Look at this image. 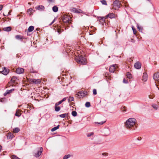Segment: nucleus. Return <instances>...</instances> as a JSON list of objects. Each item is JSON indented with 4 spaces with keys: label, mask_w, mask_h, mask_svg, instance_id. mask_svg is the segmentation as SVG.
I'll list each match as a JSON object with an SVG mask.
<instances>
[{
    "label": "nucleus",
    "mask_w": 159,
    "mask_h": 159,
    "mask_svg": "<svg viewBox=\"0 0 159 159\" xmlns=\"http://www.w3.org/2000/svg\"><path fill=\"white\" fill-rule=\"evenodd\" d=\"M3 30L5 31H10L11 30V27L10 26L5 27L3 28Z\"/></svg>",
    "instance_id": "a211bd4d"
},
{
    "label": "nucleus",
    "mask_w": 159,
    "mask_h": 159,
    "mask_svg": "<svg viewBox=\"0 0 159 159\" xmlns=\"http://www.w3.org/2000/svg\"><path fill=\"white\" fill-rule=\"evenodd\" d=\"M102 155L103 156H107L108 155L107 153H103L102 154Z\"/></svg>",
    "instance_id": "8fccbe9b"
},
{
    "label": "nucleus",
    "mask_w": 159,
    "mask_h": 159,
    "mask_svg": "<svg viewBox=\"0 0 159 159\" xmlns=\"http://www.w3.org/2000/svg\"><path fill=\"white\" fill-rule=\"evenodd\" d=\"M93 134V132L87 134V136L88 137H89L92 135Z\"/></svg>",
    "instance_id": "79ce46f5"
},
{
    "label": "nucleus",
    "mask_w": 159,
    "mask_h": 159,
    "mask_svg": "<svg viewBox=\"0 0 159 159\" xmlns=\"http://www.w3.org/2000/svg\"><path fill=\"white\" fill-rule=\"evenodd\" d=\"M62 103V102H61V100L60 101H59V102H57L55 103V105L56 106H58V105H59L60 104H61V103Z\"/></svg>",
    "instance_id": "58836bf2"
},
{
    "label": "nucleus",
    "mask_w": 159,
    "mask_h": 159,
    "mask_svg": "<svg viewBox=\"0 0 159 159\" xmlns=\"http://www.w3.org/2000/svg\"><path fill=\"white\" fill-rule=\"evenodd\" d=\"M14 133H18L20 131V129L18 128H16L13 129Z\"/></svg>",
    "instance_id": "c85d7f7f"
},
{
    "label": "nucleus",
    "mask_w": 159,
    "mask_h": 159,
    "mask_svg": "<svg viewBox=\"0 0 159 159\" xmlns=\"http://www.w3.org/2000/svg\"><path fill=\"white\" fill-rule=\"evenodd\" d=\"M17 78L15 76H13L12 78L10 83H16V82L18 80Z\"/></svg>",
    "instance_id": "9b49d317"
},
{
    "label": "nucleus",
    "mask_w": 159,
    "mask_h": 159,
    "mask_svg": "<svg viewBox=\"0 0 159 159\" xmlns=\"http://www.w3.org/2000/svg\"><path fill=\"white\" fill-rule=\"evenodd\" d=\"M72 11L76 13H80L82 12L81 10L80 9H77L75 7L72 8Z\"/></svg>",
    "instance_id": "f8f14e48"
},
{
    "label": "nucleus",
    "mask_w": 159,
    "mask_h": 159,
    "mask_svg": "<svg viewBox=\"0 0 159 159\" xmlns=\"http://www.w3.org/2000/svg\"><path fill=\"white\" fill-rule=\"evenodd\" d=\"M153 77L155 81L158 82V83L157 84L159 85V72L154 73Z\"/></svg>",
    "instance_id": "20e7f679"
},
{
    "label": "nucleus",
    "mask_w": 159,
    "mask_h": 159,
    "mask_svg": "<svg viewBox=\"0 0 159 159\" xmlns=\"http://www.w3.org/2000/svg\"><path fill=\"white\" fill-rule=\"evenodd\" d=\"M120 3L119 2V1L116 0L113 2V8L115 9L116 10L120 7Z\"/></svg>",
    "instance_id": "7ed1b4c3"
},
{
    "label": "nucleus",
    "mask_w": 159,
    "mask_h": 159,
    "mask_svg": "<svg viewBox=\"0 0 159 159\" xmlns=\"http://www.w3.org/2000/svg\"><path fill=\"white\" fill-rule=\"evenodd\" d=\"M73 103H72V104H72V105H74L73 104Z\"/></svg>",
    "instance_id": "0e129e2a"
},
{
    "label": "nucleus",
    "mask_w": 159,
    "mask_h": 159,
    "mask_svg": "<svg viewBox=\"0 0 159 159\" xmlns=\"http://www.w3.org/2000/svg\"><path fill=\"white\" fill-rule=\"evenodd\" d=\"M93 93L94 95H96L97 93L96 90L94 89L93 90Z\"/></svg>",
    "instance_id": "37998d69"
},
{
    "label": "nucleus",
    "mask_w": 159,
    "mask_h": 159,
    "mask_svg": "<svg viewBox=\"0 0 159 159\" xmlns=\"http://www.w3.org/2000/svg\"><path fill=\"white\" fill-rule=\"evenodd\" d=\"M14 89H12L10 90V91H11L12 90H13Z\"/></svg>",
    "instance_id": "13d9d810"
},
{
    "label": "nucleus",
    "mask_w": 159,
    "mask_h": 159,
    "mask_svg": "<svg viewBox=\"0 0 159 159\" xmlns=\"http://www.w3.org/2000/svg\"><path fill=\"white\" fill-rule=\"evenodd\" d=\"M24 111L25 113H26L29 112V111L26 109Z\"/></svg>",
    "instance_id": "3c124183"
},
{
    "label": "nucleus",
    "mask_w": 159,
    "mask_h": 159,
    "mask_svg": "<svg viewBox=\"0 0 159 159\" xmlns=\"http://www.w3.org/2000/svg\"><path fill=\"white\" fill-rule=\"evenodd\" d=\"M53 11L55 12H57L58 11V8L56 6H54L52 7Z\"/></svg>",
    "instance_id": "412c9836"
},
{
    "label": "nucleus",
    "mask_w": 159,
    "mask_h": 159,
    "mask_svg": "<svg viewBox=\"0 0 159 159\" xmlns=\"http://www.w3.org/2000/svg\"><path fill=\"white\" fill-rule=\"evenodd\" d=\"M15 115L16 116H18V117H20V116L21 115L20 113H19V112L18 111V110H17L16 111L15 114Z\"/></svg>",
    "instance_id": "72a5a7b5"
},
{
    "label": "nucleus",
    "mask_w": 159,
    "mask_h": 159,
    "mask_svg": "<svg viewBox=\"0 0 159 159\" xmlns=\"http://www.w3.org/2000/svg\"><path fill=\"white\" fill-rule=\"evenodd\" d=\"M98 20L100 21L101 20L103 22H105V18L104 17H99L98 18Z\"/></svg>",
    "instance_id": "5701e85b"
},
{
    "label": "nucleus",
    "mask_w": 159,
    "mask_h": 159,
    "mask_svg": "<svg viewBox=\"0 0 159 159\" xmlns=\"http://www.w3.org/2000/svg\"><path fill=\"white\" fill-rule=\"evenodd\" d=\"M48 1L50 2H53L54 0H48Z\"/></svg>",
    "instance_id": "603ef678"
},
{
    "label": "nucleus",
    "mask_w": 159,
    "mask_h": 159,
    "mask_svg": "<svg viewBox=\"0 0 159 159\" xmlns=\"http://www.w3.org/2000/svg\"><path fill=\"white\" fill-rule=\"evenodd\" d=\"M132 29L133 30L134 34H135L136 33V29L134 28L133 27H132Z\"/></svg>",
    "instance_id": "c03bdc74"
},
{
    "label": "nucleus",
    "mask_w": 159,
    "mask_h": 159,
    "mask_svg": "<svg viewBox=\"0 0 159 159\" xmlns=\"http://www.w3.org/2000/svg\"><path fill=\"white\" fill-rule=\"evenodd\" d=\"M137 28L139 30L140 32H142V28L141 27H139V26L137 25Z\"/></svg>",
    "instance_id": "a19ab883"
},
{
    "label": "nucleus",
    "mask_w": 159,
    "mask_h": 159,
    "mask_svg": "<svg viewBox=\"0 0 159 159\" xmlns=\"http://www.w3.org/2000/svg\"><path fill=\"white\" fill-rule=\"evenodd\" d=\"M62 32L61 30V29H58L57 30V32L58 33V34H60Z\"/></svg>",
    "instance_id": "a18cd8bd"
},
{
    "label": "nucleus",
    "mask_w": 159,
    "mask_h": 159,
    "mask_svg": "<svg viewBox=\"0 0 159 159\" xmlns=\"http://www.w3.org/2000/svg\"><path fill=\"white\" fill-rule=\"evenodd\" d=\"M2 148V146L1 145H0V152L1 151V150Z\"/></svg>",
    "instance_id": "4d7b16f0"
},
{
    "label": "nucleus",
    "mask_w": 159,
    "mask_h": 159,
    "mask_svg": "<svg viewBox=\"0 0 159 159\" xmlns=\"http://www.w3.org/2000/svg\"><path fill=\"white\" fill-rule=\"evenodd\" d=\"M28 4H30V2H29V3H28Z\"/></svg>",
    "instance_id": "e2e57ef3"
},
{
    "label": "nucleus",
    "mask_w": 159,
    "mask_h": 159,
    "mask_svg": "<svg viewBox=\"0 0 159 159\" xmlns=\"http://www.w3.org/2000/svg\"><path fill=\"white\" fill-rule=\"evenodd\" d=\"M138 140H140V139H139V138H138Z\"/></svg>",
    "instance_id": "680f3d73"
},
{
    "label": "nucleus",
    "mask_w": 159,
    "mask_h": 159,
    "mask_svg": "<svg viewBox=\"0 0 159 159\" xmlns=\"http://www.w3.org/2000/svg\"><path fill=\"white\" fill-rule=\"evenodd\" d=\"M106 17V18L109 17L111 19H113L116 18V16L115 15V14L113 13H109L107 14Z\"/></svg>",
    "instance_id": "0eeeda50"
},
{
    "label": "nucleus",
    "mask_w": 159,
    "mask_h": 159,
    "mask_svg": "<svg viewBox=\"0 0 159 159\" xmlns=\"http://www.w3.org/2000/svg\"><path fill=\"white\" fill-rule=\"evenodd\" d=\"M24 72V69L21 68H18L16 70V72L19 74H22Z\"/></svg>",
    "instance_id": "1a4fd4ad"
},
{
    "label": "nucleus",
    "mask_w": 159,
    "mask_h": 159,
    "mask_svg": "<svg viewBox=\"0 0 159 159\" xmlns=\"http://www.w3.org/2000/svg\"><path fill=\"white\" fill-rule=\"evenodd\" d=\"M10 13V12L9 11L8 13V14L7 15H9Z\"/></svg>",
    "instance_id": "bf43d9fd"
},
{
    "label": "nucleus",
    "mask_w": 159,
    "mask_h": 159,
    "mask_svg": "<svg viewBox=\"0 0 159 159\" xmlns=\"http://www.w3.org/2000/svg\"><path fill=\"white\" fill-rule=\"evenodd\" d=\"M36 9L40 10H43L44 9V7L42 5H39L35 7Z\"/></svg>",
    "instance_id": "4468645a"
},
{
    "label": "nucleus",
    "mask_w": 159,
    "mask_h": 159,
    "mask_svg": "<svg viewBox=\"0 0 159 159\" xmlns=\"http://www.w3.org/2000/svg\"><path fill=\"white\" fill-rule=\"evenodd\" d=\"M5 102L4 99L2 98L0 99V102Z\"/></svg>",
    "instance_id": "49530a36"
},
{
    "label": "nucleus",
    "mask_w": 159,
    "mask_h": 159,
    "mask_svg": "<svg viewBox=\"0 0 159 159\" xmlns=\"http://www.w3.org/2000/svg\"><path fill=\"white\" fill-rule=\"evenodd\" d=\"M66 98H64L62 100H61V102H62L64 101H65L66 99Z\"/></svg>",
    "instance_id": "09e8293b"
},
{
    "label": "nucleus",
    "mask_w": 159,
    "mask_h": 159,
    "mask_svg": "<svg viewBox=\"0 0 159 159\" xmlns=\"http://www.w3.org/2000/svg\"><path fill=\"white\" fill-rule=\"evenodd\" d=\"M62 20L63 22L66 23H70V21L69 20V18H64Z\"/></svg>",
    "instance_id": "f3484780"
},
{
    "label": "nucleus",
    "mask_w": 159,
    "mask_h": 159,
    "mask_svg": "<svg viewBox=\"0 0 159 159\" xmlns=\"http://www.w3.org/2000/svg\"><path fill=\"white\" fill-rule=\"evenodd\" d=\"M71 156V155H70V154L66 155L64 156L63 159H68V158H69Z\"/></svg>",
    "instance_id": "2f4dec72"
},
{
    "label": "nucleus",
    "mask_w": 159,
    "mask_h": 159,
    "mask_svg": "<svg viewBox=\"0 0 159 159\" xmlns=\"http://www.w3.org/2000/svg\"><path fill=\"white\" fill-rule=\"evenodd\" d=\"M55 19H54L52 21V23L49 25H52L53 23H54V22H55Z\"/></svg>",
    "instance_id": "864d4df0"
},
{
    "label": "nucleus",
    "mask_w": 159,
    "mask_h": 159,
    "mask_svg": "<svg viewBox=\"0 0 159 159\" xmlns=\"http://www.w3.org/2000/svg\"><path fill=\"white\" fill-rule=\"evenodd\" d=\"M2 5H0V11L2 10Z\"/></svg>",
    "instance_id": "5fc2aeb1"
},
{
    "label": "nucleus",
    "mask_w": 159,
    "mask_h": 159,
    "mask_svg": "<svg viewBox=\"0 0 159 159\" xmlns=\"http://www.w3.org/2000/svg\"><path fill=\"white\" fill-rule=\"evenodd\" d=\"M156 85L157 88V90L156 91V93H157V94L159 95V85L157 83L156 84Z\"/></svg>",
    "instance_id": "7c9ffc66"
},
{
    "label": "nucleus",
    "mask_w": 159,
    "mask_h": 159,
    "mask_svg": "<svg viewBox=\"0 0 159 159\" xmlns=\"http://www.w3.org/2000/svg\"><path fill=\"white\" fill-rule=\"evenodd\" d=\"M15 38L16 39H20L21 41H22L23 39H24V38L23 37L19 35H16L15 36Z\"/></svg>",
    "instance_id": "dca6fc26"
},
{
    "label": "nucleus",
    "mask_w": 159,
    "mask_h": 159,
    "mask_svg": "<svg viewBox=\"0 0 159 159\" xmlns=\"http://www.w3.org/2000/svg\"><path fill=\"white\" fill-rule=\"evenodd\" d=\"M3 15H4V16H6V15H4V14H3Z\"/></svg>",
    "instance_id": "69168bd1"
},
{
    "label": "nucleus",
    "mask_w": 159,
    "mask_h": 159,
    "mask_svg": "<svg viewBox=\"0 0 159 159\" xmlns=\"http://www.w3.org/2000/svg\"><path fill=\"white\" fill-rule=\"evenodd\" d=\"M43 148L40 147L39 150L37 151L36 153H34V156L36 157H38L41 154V153L43 152Z\"/></svg>",
    "instance_id": "39448f33"
},
{
    "label": "nucleus",
    "mask_w": 159,
    "mask_h": 159,
    "mask_svg": "<svg viewBox=\"0 0 159 159\" xmlns=\"http://www.w3.org/2000/svg\"><path fill=\"white\" fill-rule=\"evenodd\" d=\"M60 110V107H58L57 106H56L55 105V110L56 111H58Z\"/></svg>",
    "instance_id": "cd10ccee"
},
{
    "label": "nucleus",
    "mask_w": 159,
    "mask_h": 159,
    "mask_svg": "<svg viewBox=\"0 0 159 159\" xmlns=\"http://www.w3.org/2000/svg\"><path fill=\"white\" fill-rule=\"evenodd\" d=\"M72 115L74 116H76L77 115V113L75 111H73L71 113Z\"/></svg>",
    "instance_id": "473e14b6"
},
{
    "label": "nucleus",
    "mask_w": 159,
    "mask_h": 159,
    "mask_svg": "<svg viewBox=\"0 0 159 159\" xmlns=\"http://www.w3.org/2000/svg\"><path fill=\"white\" fill-rule=\"evenodd\" d=\"M117 66L116 65H113L111 66L109 68V71L111 73H114Z\"/></svg>",
    "instance_id": "6e6552de"
},
{
    "label": "nucleus",
    "mask_w": 159,
    "mask_h": 159,
    "mask_svg": "<svg viewBox=\"0 0 159 159\" xmlns=\"http://www.w3.org/2000/svg\"><path fill=\"white\" fill-rule=\"evenodd\" d=\"M11 159H21L15 155H13L11 156Z\"/></svg>",
    "instance_id": "bb28decb"
},
{
    "label": "nucleus",
    "mask_w": 159,
    "mask_h": 159,
    "mask_svg": "<svg viewBox=\"0 0 159 159\" xmlns=\"http://www.w3.org/2000/svg\"><path fill=\"white\" fill-rule=\"evenodd\" d=\"M74 100V99L73 97H70L68 99V101L69 102H70L71 101H73Z\"/></svg>",
    "instance_id": "a878e982"
},
{
    "label": "nucleus",
    "mask_w": 159,
    "mask_h": 159,
    "mask_svg": "<svg viewBox=\"0 0 159 159\" xmlns=\"http://www.w3.org/2000/svg\"><path fill=\"white\" fill-rule=\"evenodd\" d=\"M2 74L6 75L8 74V71L5 68L4 70L2 71Z\"/></svg>",
    "instance_id": "6ab92c4d"
},
{
    "label": "nucleus",
    "mask_w": 159,
    "mask_h": 159,
    "mask_svg": "<svg viewBox=\"0 0 159 159\" xmlns=\"http://www.w3.org/2000/svg\"><path fill=\"white\" fill-rule=\"evenodd\" d=\"M126 76H127V77L129 79H131L132 78V76L131 74L129 72H127L126 75Z\"/></svg>",
    "instance_id": "393cba45"
},
{
    "label": "nucleus",
    "mask_w": 159,
    "mask_h": 159,
    "mask_svg": "<svg viewBox=\"0 0 159 159\" xmlns=\"http://www.w3.org/2000/svg\"><path fill=\"white\" fill-rule=\"evenodd\" d=\"M67 116V114L65 113L60 115H59V116L61 118H65Z\"/></svg>",
    "instance_id": "c756f323"
},
{
    "label": "nucleus",
    "mask_w": 159,
    "mask_h": 159,
    "mask_svg": "<svg viewBox=\"0 0 159 159\" xmlns=\"http://www.w3.org/2000/svg\"><path fill=\"white\" fill-rule=\"evenodd\" d=\"M134 67L136 69H139L141 67V64L138 61L134 64Z\"/></svg>",
    "instance_id": "9d476101"
},
{
    "label": "nucleus",
    "mask_w": 159,
    "mask_h": 159,
    "mask_svg": "<svg viewBox=\"0 0 159 159\" xmlns=\"http://www.w3.org/2000/svg\"><path fill=\"white\" fill-rule=\"evenodd\" d=\"M101 2L103 5H107L106 1L105 0H102L101 1Z\"/></svg>",
    "instance_id": "e433bc0d"
},
{
    "label": "nucleus",
    "mask_w": 159,
    "mask_h": 159,
    "mask_svg": "<svg viewBox=\"0 0 159 159\" xmlns=\"http://www.w3.org/2000/svg\"><path fill=\"white\" fill-rule=\"evenodd\" d=\"M149 98L150 99H153L155 97V95L153 93H150V94L148 95Z\"/></svg>",
    "instance_id": "4be33fe9"
},
{
    "label": "nucleus",
    "mask_w": 159,
    "mask_h": 159,
    "mask_svg": "<svg viewBox=\"0 0 159 159\" xmlns=\"http://www.w3.org/2000/svg\"><path fill=\"white\" fill-rule=\"evenodd\" d=\"M34 27L33 26H30L29 27L28 30L29 32H31L34 30Z\"/></svg>",
    "instance_id": "aec40b11"
},
{
    "label": "nucleus",
    "mask_w": 159,
    "mask_h": 159,
    "mask_svg": "<svg viewBox=\"0 0 159 159\" xmlns=\"http://www.w3.org/2000/svg\"><path fill=\"white\" fill-rule=\"evenodd\" d=\"M142 80L144 81H146L147 80L148 75L146 73H143V75L142 77Z\"/></svg>",
    "instance_id": "ddd939ff"
},
{
    "label": "nucleus",
    "mask_w": 159,
    "mask_h": 159,
    "mask_svg": "<svg viewBox=\"0 0 159 159\" xmlns=\"http://www.w3.org/2000/svg\"><path fill=\"white\" fill-rule=\"evenodd\" d=\"M136 120L134 118H129L125 123V127L128 129H135L136 128L135 125Z\"/></svg>",
    "instance_id": "f257e3e1"
},
{
    "label": "nucleus",
    "mask_w": 159,
    "mask_h": 159,
    "mask_svg": "<svg viewBox=\"0 0 159 159\" xmlns=\"http://www.w3.org/2000/svg\"><path fill=\"white\" fill-rule=\"evenodd\" d=\"M30 83H34L35 84H40L41 80L39 79H31L30 80Z\"/></svg>",
    "instance_id": "423d86ee"
},
{
    "label": "nucleus",
    "mask_w": 159,
    "mask_h": 159,
    "mask_svg": "<svg viewBox=\"0 0 159 159\" xmlns=\"http://www.w3.org/2000/svg\"><path fill=\"white\" fill-rule=\"evenodd\" d=\"M85 106L87 107H89L90 106V103L89 102H87L85 104Z\"/></svg>",
    "instance_id": "c9c22d12"
},
{
    "label": "nucleus",
    "mask_w": 159,
    "mask_h": 159,
    "mask_svg": "<svg viewBox=\"0 0 159 159\" xmlns=\"http://www.w3.org/2000/svg\"><path fill=\"white\" fill-rule=\"evenodd\" d=\"M123 82L124 83H128V81L126 80L125 79H124L123 80Z\"/></svg>",
    "instance_id": "de8ad7c7"
},
{
    "label": "nucleus",
    "mask_w": 159,
    "mask_h": 159,
    "mask_svg": "<svg viewBox=\"0 0 159 159\" xmlns=\"http://www.w3.org/2000/svg\"><path fill=\"white\" fill-rule=\"evenodd\" d=\"M10 93V92H8L7 93V94H8Z\"/></svg>",
    "instance_id": "052dcab7"
},
{
    "label": "nucleus",
    "mask_w": 159,
    "mask_h": 159,
    "mask_svg": "<svg viewBox=\"0 0 159 159\" xmlns=\"http://www.w3.org/2000/svg\"><path fill=\"white\" fill-rule=\"evenodd\" d=\"M30 72L32 73H34L35 72L33 70H30Z\"/></svg>",
    "instance_id": "6e6d98bb"
},
{
    "label": "nucleus",
    "mask_w": 159,
    "mask_h": 159,
    "mask_svg": "<svg viewBox=\"0 0 159 159\" xmlns=\"http://www.w3.org/2000/svg\"><path fill=\"white\" fill-rule=\"evenodd\" d=\"M33 9L32 8H30L28 10L27 12L28 13H29L30 12V14L31 15L30 13L31 12L33 11Z\"/></svg>",
    "instance_id": "4c0bfd02"
},
{
    "label": "nucleus",
    "mask_w": 159,
    "mask_h": 159,
    "mask_svg": "<svg viewBox=\"0 0 159 159\" xmlns=\"http://www.w3.org/2000/svg\"><path fill=\"white\" fill-rule=\"evenodd\" d=\"M60 125H58L57 126L54 127L52 128L51 129V131L52 132H53L55 130H56L57 129H58Z\"/></svg>",
    "instance_id": "b1692460"
},
{
    "label": "nucleus",
    "mask_w": 159,
    "mask_h": 159,
    "mask_svg": "<svg viewBox=\"0 0 159 159\" xmlns=\"http://www.w3.org/2000/svg\"><path fill=\"white\" fill-rule=\"evenodd\" d=\"M152 107L155 110H157V105L156 104H153L152 105Z\"/></svg>",
    "instance_id": "f704fd0d"
},
{
    "label": "nucleus",
    "mask_w": 159,
    "mask_h": 159,
    "mask_svg": "<svg viewBox=\"0 0 159 159\" xmlns=\"http://www.w3.org/2000/svg\"><path fill=\"white\" fill-rule=\"evenodd\" d=\"M105 122H106V121H101L100 122H97V123H97V124H99V125H102L104 123H105Z\"/></svg>",
    "instance_id": "ea45409f"
},
{
    "label": "nucleus",
    "mask_w": 159,
    "mask_h": 159,
    "mask_svg": "<svg viewBox=\"0 0 159 159\" xmlns=\"http://www.w3.org/2000/svg\"><path fill=\"white\" fill-rule=\"evenodd\" d=\"M77 62L80 64H85L86 63V59L85 57L81 55L77 60Z\"/></svg>",
    "instance_id": "f03ea898"
},
{
    "label": "nucleus",
    "mask_w": 159,
    "mask_h": 159,
    "mask_svg": "<svg viewBox=\"0 0 159 159\" xmlns=\"http://www.w3.org/2000/svg\"><path fill=\"white\" fill-rule=\"evenodd\" d=\"M86 93V92H84L83 91H80L78 92L77 95L78 96H80V95L81 96H84L85 94Z\"/></svg>",
    "instance_id": "2eb2a0df"
}]
</instances>
